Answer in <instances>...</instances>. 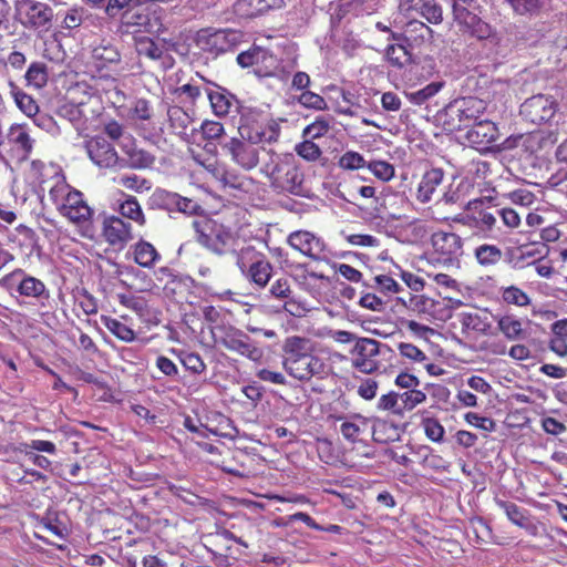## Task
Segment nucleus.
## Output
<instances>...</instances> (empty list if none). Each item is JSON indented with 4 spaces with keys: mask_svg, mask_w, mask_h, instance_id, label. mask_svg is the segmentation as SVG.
<instances>
[{
    "mask_svg": "<svg viewBox=\"0 0 567 567\" xmlns=\"http://www.w3.org/2000/svg\"><path fill=\"white\" fill-rule=\"evenodd\" d=\"M319 343L300 336L287 337L282 343V368L293 379L308 382L312 378L322 379L328 365L318 352Z\"/></svg>",
    "mask_w": 567,
    "mask_h": 567,
    "instance_id": "nucleus-1",
    "label": "nucleus"
},
{
    "mask_svg": "<svg viewBox=\"0 0 567 567\" xmlns=\"http://www.w3.org/2000/svg\"><path fill=\"white\" fill-rule=\"evenodd\" d=\"M268 161L260 168L271 185L282 192L297 193L301 183L302 175L295 164L291 154H277L272 150L267 151Z\"/></svg>",
    "mask_w": 567,
    "mask_h": 567,
    "instance_id": "nucleus-2",
    "label": "nucleus"
},
{
    "mask_svg": "<svg viewBox=\"0 0 567 567\" xmlns=\"http://www.w3.org/2000/svg\"><path fill=\"white\" fill-rule=\"evenodd\" d=\"M481 2L482 0H452V9L453 23L458 31L483 40L494 34L491 25L480 18Z\"/></svg>",
    "mask_w": 567,
    "mask_h": 567,
    "instance_id": "nucleus-3",
    "label": "nucleus"
},
{
    "mask_svg": "<svg viewBox=\"0 0 567 567\" xmlns=\"http://www.w3.org/2000/svg\"><path fill=\"white\" fill-rule=\"evenodd\" d=\"M485 109V102L475 96L456 99L445 106L439 120L445 131L455 132L477 120Z\"/></svg>",
    "mask_w": 567,
    "mask_h": 567,
    "instance_id": "nucleus-4",
    "label": "nucleus"
},
{
    "mask_svg": "<svg viewBox=\"0 0 567 567\" xmlns=\"http://www.w3.org/2000/svg\"><path fill=\"white\" fill-rule=\"evenodd\" d=\"M0 286L13 295L29 299V303L45 306L50 299V291L40 279L25 274L23 269H16L0 279Z\"/></svg>",
    "mask_w": 567,
    "mask_h": 567,
    "instance_id": "nucleus-5",
    "label": "nucleus"
},
{
    "mask_svg": "<svg viewBox=\"0 0 567 567\" xmlns=\"http://www.w3.org/2000/svg\"><path fill=\"white\" fill-rule=\"evenodd\" d=\"M196 240L218 255L228 254L237 239L224 225L214 219L202 217L193 221Z\"/></svg>",
    "mask_w": 567,
    "mask_h": 567,
    "instance_id": "nucleus-6",
    "label": "nucleus"
},
{
    "mask_svg": "<svg viewBox=\"0 0 567 567\" xmlns=\"http://www.w3.org/2000/svg\"><path fill=\"white\" fill-rule=\"evenodd\" d=\"M221 151L230 161L244 171L256 168L260 162V153L266 152L264 146H255L246 137L240 135L230 137L220 144Z\"/></svg>",
    "mask_w": 567,
    "mask_h": 567,
    "instance_id": "nucleus-7",
    "label": "nucleus"
},
{
    "mask_svg": "<svg viewBox=\"0 0 567 567\" xmlns=\"http://www.w3.org/2000/svg\"><path fill=\"white\" fill-rule=\"evenodd\" d=\"M238 31L225 29H202L195 38L196 45L209 54L217 56L233 50L240 41Z\"/></svg>",
    "mask_w": 567,
    "mask_h": 567,
    "instance_id": "nucleus-8",
    "label": "nucleus"
},
{
    "mask_svg": "<svg viewBox=\"0 0 567 567\" xmlns=\"http://www.w3.org/2000/svg\"><path fill=\"white\" fill-rule=\"evenodd\" d=\"M105 12L112 18L122 12V33L133 34L134 40L138 41L140 27L142 24V0H109L105 6Z\"/></svg>",
    "mask_w": 567,
    "mask_h": 567,
    "instance_id": "nucleus-9",
    "label": "nucleus"
},
{
    "mask_svg": "<svg viewBox=\"0 0 567 567\" xmlns=\"http://www.w3.org/2000/svg\"><path fill=\"white\" fill-rule=\"evenodd\" d=\"M382 347L388 348L374 339H358L352 350V367L367 374L375 372L380 368L378 357Z\"/></svg>",
    "mask_w": 567,
    "mask_h": 567,
    "instance_id": "nucleus-10",
    "label": "nucleus"
},
{
    "mask_svg": "<svg viewBox=\"0 0 567 567\" xmlns=\"http://www.w3.org/2000/svg\"><path fill=\"white\" fill-rule=\"evenodd\" d=\"M431 244L444 264H454L463 255V240L457 234L436 231L431 237Z\"/></svg>",
    "mask_w": 567,
    "mask_h": 567,
    "instance_id": "nucleus-11",
    "label": "nucleus"
},
{
    "mask_svg": "<svg viewBox=\"0 0 567 567\" xmlns=\"http://www.w3.org/2000/svg\"><path fill=\"white\" fill-rule=\"evenodd\" d=\"M557 110L556 102L551 96L538 94L527 99L523 104L520 112L532 123L549 122Z\"/></svg>",
    "mask_w": 567,
    "mask_h": 567,
    "instance_id": "nucleus-12",
    "label": "nucleus"
},
{
    "mask_svg": "<svg viewBox=\"0 0 567 567\" xmlns=\"http://www.w3.org/2000/svg\"><path fill=\"white\" fill-rule=\"evenodd\" d=\"M221 344L229 351L236 352L251 361H260L264 351L241 330L235 329L226 333Z\"/></svg>",
    "mask_w": 567,
    "mask_h": 567,
    "instance_id": "nucleus-13",
    "label": "nucleus"
},
{
    "mask_svg": "<svg viewBox=\"0 0 567 567\" xmlns=\"http://www.w3.org/2000/svg\"><path fill=\"white\" fill-rule=\"evenodd\" d=\"M238 134L246 137L255 146L271 144L278 141L280 126L274 120L266 123L246 124L238 128Z\"/></svg>",
    "mask_w": 567,
    "mask_h": 567,
    "instance_id": "nucleus-14",
    "label": "nucleus"
},
{
    "mask_svg": "<svg viewBox=\"0 0 567 567\" xmlns=\"http://www.w3.org/2000/svg\"><path fill=\"white\" fill-rule=\"evenodd\" d=\"M19 10L24 16L23 23L34 29L48 28L53 18L51 7L34 0H22Z\"/></svg>",
    "mask_w": 567,
    "mask_h": 567,
    "instance_id": "nucleus-15",
    "label": "nucleus"
},
{
    "mask_svg": "<svg viewBox=\"0 0 567 567\" xmlns=\"http://www.w3.org/2000/svg\"><path fill=\"white\" fill-rule=\"evenodd\" d=\"M87 155L99 167L111 168L120 163L115 148L104 137L96 136L86 143Z\"/></svg>",
    "mask_w": 567,
    "mask_h": 567,
    "instance_id": "nucleus-16",
    "label": "nucleus"
},
{
    "mask_svg": "<svg viewBox=\"0 0 567 567\" xmlns=\"http://www.w3.org/2000/svg\"><path fill=\"white\" fill-rule=\"evenodd\" d=\"M548 252L545 244H525L507 250V261L513 268L522 269L533 264V260L544 258Z\"/></svg>",
    "mask_w": 567,
    "mask_h": 567,
    "instance_id": "nucleus-17",
    "label": "nucleus"
},
{
    "mask_svg": "<svg viewBox=\"0 0 567 567\" xmlns=\"http://www.w3.org/2000/svg\"><path fill=\"white\" fill-rule=\"evenodd\" d=\"M465 138L468 144L477 150H486L498 138V130L491 121L474 123L466 132Z\"/></svg>",
    "mask_w": 567,
    "mask_h": 567,
    "instance_id": "nucleus-18",
    "label": "nucleus"
},
{
    "mask_svg": "<svg viewBox=\"0 0 567 567\" xmlns=\"http://www.w3.org/2000/svg\"><path fill=\"white\" fill-rule=\"evenodd\" d=\"M288 243L296 250L313 259L319 258L324 250L323 241L307 230H298L290 234Z\"/></svg>",
    "mask_w": 567,
    "mask_h": 567,
    "instance_id": "nucleus-19",
    "label": "nucleus"
},
{
    "mask_svg": "<svg viewBox=\"0 0 567 567\" xmlns=\"http://www.w3.org/2000/svg\"><path fill=\"white\" fill-rule=\"evenodd\" d=\"M399 9L405 16L412 11H420L430 23H441L443 20V10L434 0H400Z\"/></svg>",
    "mask_w": 567,
    "mask_h": 567,
    "instance_id": "nucleus-20",
    "label": "nucleus"
},
{
    "mask_svg": "<svg viewBox=\"0 0 567 567\" xmlns=\"http://www.w3.org/2000/svg\"><path fill=\"white\" fill-rule=\"evenodd\" d=\"M59 212L75 224L86 223L92 216L91 207L83 199V194L79 190L71 193V197L64 204H61Z\"/></svg>",
    "mask_w": 567,
    "mask_h": 567,
    "instance_id": "nucleus-21",
    "label": "nucleus"
},
{
    "mask_svg": "<svg viewBox=\"0 0 567 567\" xmlns=\"http://www.w3.org/2000/svg\"><path fill=\"white\" fill-rule=\"evenodd\" d=\"M494 319L497 322V329L508 341H522L527 338L525 324L528 320L518 318L514 313L495 316Z\"/></svg>",
    "mask_w": 567,
    "mask_h": 567,
    "instance_id": "nucleus-22",
    "label": "nucleus"
},
{
    "mask_svg": "<svg viewBox=\"0 0 567 567\" xmlns=\"http://www.w3.org/2000/svg\"><path fill=\"white\" fill-rule=\"evenodd\" d=\"M103 236L111 245L123 244L132 238L131 225L118 217H107L103 223Z\"/></svg>",
    "mask_w": 567,
    "mask_h": 567,
    "instance_id": "nucleus-23",
    "label": "nucleus"
},
{
    "mask_svg": "<svg viewBox=\"0 0 567 567\" xmlns=\"http://www.w3.org/2000/svg\"><path fill=\"white\" fill-rule=\"evenodd\" d=\"M8 138L21 154L22 159H27L30 156L35 141L30 136L27 124L11 125Z\"/></svg>",
    "mask_w": 567,
    "mask_h": 567,
    "instance_id": "nucleus-24",
    "label": "nucleus"
},
{
    "mask_svg": "<svg viewBox=\"0 0 567 567\" xmlns=\"http://www.w3.org/2000/svg\"><path fill=\"white\" fill-rule=\"evenodd\" d=\"M337 420L341 422L339 427L341 435L351 443L357 442L360 434L368 426V419L358 413L348 416H338Z\"/></svg>",
    "mask_w": 567,
    "mask_h": 567,
    "instance_id": "nucleus-25",
    "label": "nucleus"
},
{
    "mask_svg": "<svg viewBox=\"0 0 567 567\" xmlns=\"http://www.w3.org/2000/svg\"><path fill=\"white\" fill-rule=\"evenodd\" d=\"M228 254H233L236 259V265L241 275L246 274L260 258L265 255L258 251L251 245H243L238 247V241L233 246Z\"/></svg>",
    "mask_w": 567,
    "mask_h": 567,
    "instance_id": "nucleus-26",
    "label": "nucleus"
},
{
    "mask_svg": "<svg viewBox=\"0 0 567 567\" xmlns=\"http://www.w3.org/2000/svg\"><path fill=\"white\" fill-rule=\"evenodd\" d=\"M371 12L372 8L370 6H365L363 0H339L332 7L331 19L333 21H341L349 14L361 16L370 14Z\"/></svg>",
    "mask_w": 567,
    "mask_h": 567,
    "instance_id": "nucleus-27",
    "label": "nucleus"
},
{
    "mask_svg": "<svg viewBox=\"0 0 567 567\" xmlns=\"http://www.w3.org/2000/svg\"><path fill=\"white\" fill-rule=\"evenodd\" d=\"M496 504L505 512L507 518L515 525L525 528L530 534H537V526L526 516V511L514 503L497 499Z\"/></svg>",
    "mask_w": 567,
    "mask_h": 567,
    "instance_id": "nucleus-28",
    "label": "nucleus"
},
{
    "mask_svg": "<svg viewBox=\"0 0 567 567\" xmlns=\"http://www.w3.org/2000/svg\"><path fill=\"white\" fill-rule=\"evenodd\" d=\"M444 173L440 168H432L427 171L417 187V199L421 203H427L432 199V195L436 187L442 184Z\"/></svg>",
    "mask_w": 567,
    "mask_h": 567,
    "instance_id": "nucleus-29",
    "label": "nucleus"
},
{
    "mask_svg": "<svg viewBox=\"0 0 567 567\" xmlns=\"http://www.w3.org/2000/svg\"><path fill=\"white\" fill-rule=\"evenodd\" d=\"M207 95L213 112L217 116H226L227 114H229L231 107L236 102L234 95H231L225 89L217 85L216 89L208 90Z\"/></svg>",
    "mask_w": 567,
    "mask_h": 567,
    "instance_id": "nucleus-30",
    "label": "nucleus"
},
{
    "mask_svg": "<svg viewBox=\"0 0 567 567\" xmlns=\"http://www.w3.org/2000/svg\"><path fill=\"white\" fill-rule=\"evenodd\" d=\"M279 59L268 49L257 47L255 73L259 76H271L279 68Z\"/></svg>",
    "mask_w": 567,
    "mask_h": 567,
    "instance_id": "nucleus-31",
    "label": "nucleus"
},
{
    "mask_svg": "<svg viewBox=\"0 0 567 567\" xmlns=\"http://www.w3.org/2000/svg\"><path fill=\"white\" fill-rule=\"evenodd\" d=\"M274 267L264 256L243 276L259 288H265L272 276Z\"/></svg>",
    "mask_w": 567,
    "mask_h": 567,
    "instance_id": "nucleus-32",
    "label": "nucleus"
},
{
    "mask_svg": "<svg viewBox=\"0 0 567 567\" xmlns=\"http://www.w3.org/2000/svg\"><path fill=\"white\" fill-rule=\"evenodd\" d=\"M10 94L18 109L29 117H35L39 113L37 101L29 94L20 90L13 82H10Z\"/></svg>",
    "mask_w": 567,
    "mask_h": 567,
    "instance_id": "nucleus-33",
    "label": "nucleus"
},
{
    "mask_svg": "<svg viewBox=\"0 0 567 567\" xmlns=\"http://www.w3.org/2000/svg\"><path fill=\"white\" fill-rule=\"evenodd\" d=\"M122 151L127 155V158L120 159L124 165L133 168L142 167V151L137 147V141L130 134L122 136L120 142Z\"/></svg>",
    "mask_w": 567,
    "mask_h": 567,
    "instance_id": "nucleus-34",
    "label": "nucleus"
},
{
    "mask_svg": "<svg viewBox=\"0 0 567 567\" xmlns=\"http://www.w3.org/2000/svg\"><path fill=\"white\" fill-rule=\"evenodd\" d=\"M385 58L391 65L399 69L412 62V53L404 43L389 44L385 49Z\"/></svg>",
    "mask_w": 567,
    "mask_h": 567,
    "instance_id": "nucleus-35",
    "label": "nucleus"
},
{
    "mask_svg": "<svg viewBox=\"0 0 567 567\" xmlns=\"http://www.w3.org/2000/svg\"><path fill=\"white\" fill-rule=\"evenodd\" d=\"M474 257L483 267L497 265L503 258V251L496 245L483 244L475 248Z\"/></svg>",
    "mask_w": 567,
    "mask_h": 567,
    "instance_id": "nucleus-36",
    "label": "nucleus"
},
{
    "mask_svg": "<svg viewBox=\"0 0 567 567\" xmlns=\"http://www.w3.org/2000/svg\"><path fill=\"white\" fill-rule=\"evenodd\" d=\"M75 192L76 190L72 189L71 186L64 181L63 176L55 175L49 189V198L59 210L61 204H64L69 197H71V193Z\"/></svg>",
    "mask_w": 567,
    "mask_h": 567,
    "instance_id": "nucleus-37",
    "label": "nucleus"
},
{
    "mask_svg": "<svg viewBox=\"0 0 567 567\" xmlns=\"http://www.w3.org/2000/svg\"><path fill=\"white\" fill-rule=\"evenodd\" d=\"M167 116L172 128L178 135L186 134V130L193 123L192 114L179 106H172L167 109Z\"/></svg>",
    "mask_w": 567,
    "mask_h": 567,
    "instance_id": "nucleus-38",
    "label": "nucleus"
},
{
    "mask_svg": "<svg viewBox=\"0 0 567 567\" xmlns=\"http://www.w3.org/2000/svg\"><path fill=\"white\" fill-rule=\"evenodd\" d=\"M269 8V0H237L234 4L235 12L247 18L261 14Z\"/></svg>",
    "mask_w": 567,
    "mask_h": 567,
    "instance_id": "nucleus-39",
    "label": "nucleus"
},
{
    "mask_svg": "<svg viewBox=\"0 0 567 567\" xmlns=\"http://www.w3.org/2000/svg\"><path fill=\"white\" fill-rule=\"evenodd\" d=\"M92 59L96 64V68H104L107 63L117 62L120 54L117 50L111 44L101 43L93 48Z\"/></svg>",
    "mask_w": 567,
    "mask_h": 567,
    "instance_id": "nucleus-40",
    "label": "nucleus"
},
{
    "mask_svg": "<svg viewBox=\"0 0 567 567\" xmlns=\"http://www.w3.org/2000/svg\"><path fill=\"white\" fill-rule=\"evenodd\" d=\"M24 78L29 85H32L37 89H42L45 86L49 79L47 64L43 62L31 63Z\"/></svg>",
    "mask_w": 567,
    "mask_h": 567,
    "instance_id": "nucleus-41",
    "label": "nucleus"
},
{
    "mask_svg": "<svg viewBox=\"0 0 567 567\" xmlns=\"http://www.w3.org/2000/svg\"><path fill=\"white\" fill-rule=\"evenodd\" d=\"M461 322L464 328L483 334H486L491 328V323L488 322L487 317L477 312L462 313Z\"/></svg>",
    "mask_w": 567,
    "mask_h": 567,
    "instance_id": "nucleus-42",
    "label": "nucleus"
},
{
    "mask_svg": "<svg viewBox=\"0 0 567 567\" xmlns=\"http://www.w3.org/2000/svg\"><path fill=\"white\" fill-rule=\"evenodd\" d=\"M102 322L110 332H112L114 336H116L118 339L123 341H132L135 337L134 331L128 326H126L125 323L121 322L117 319L102 317Z\"/></svg>",
    "mask_w": 567,
    "mask_h": 567,
    "instance_id": "nucleus-43",
    "label": "nucleus"
},
{
    "mask_svg": "<svg viewBox=\"0 0 567 567\" xmlns=\"http://www.w3.org/2000/svg\"><path fill=\"white\" fill-rule=\"evenodd\" d=\"M400 398V406L402 409V415L406 411L413 410L416 405L425 402L426 394L416 389L408 390L402 393H399Z\"/></svg>",
    "mask_w": 567,
    "mask_h": 567,
    "instance_id": "nucleus-44",
    "label": "nucleus"
},
{
    "mask_svg": "<svg viewBox=\"0 0 567 567\" xmlns=\"http://www.w3.org/2000/svg\"><path fill=\"white\" fill-rule=\"evenodd\" d=\"M377 409L382 412H389L393 415L402 416L399 393L391 391L379 398Z\"/></svg>",
    "mask_w": 567,
    "mask_h": 567,
    "instance_id": "nucleus-45",
    "label": "nucleus"
},
{
    "mask_svg": "<svg viewBox=\"0 0 567 567\" xmlns=\"http://www.w3.org/2000/svg\"><path fill=\"white\" fill-rule=\"evenodd\" d=\"M502 299L508 305L526 307L530 303L528 295L516 286H509L502 290Z\"/></svg>",
    "mask_w": 567,
    "mask_h": 567,
    "instance_id": "nucleus-46",
    "label": "nucleus"
},
{
    "mask_svg": "<svg viewBox=\"0 0 567 567\" xmlns=\"http://www.w3.org/2000/svg\"><path fill=\"white\" fill-rule=\"evenodd\" d=\"M175 193H169L164 189H156L148 198L150 208H163L167 210L174 209Z\"/></svg>",
    "mask_w": 567,
    "mask_h": 567,
    "instance_id": "nucleus-47",
    "label": "nucleus"
},
{
    "mask_svg": "<svg viewBox=\"0 0 567 567\" xmlns=\"http://www.w3.org/2000/svg\"><path fill=\"white\" fill-rule=\"evenodd\" d=\"M442 82H432L423 89L408 93L406 96L412 103L421 105L430 97L434 96L442 89Z\"/></svg>",
    "mask_w": 567,
    "mask_h": 567,
    "instance_id": "nucleus-48",
    "label": "nucleus"
},
{
    "mask_svg": "<svg viewBox=\"0 0 567 567\" xmlns=\"http://www.w3.org/2000/svg\"><path fill=\"white\" fill-rule=\"evenodd\" d=\"M519 14L534 13L547 4V0H506Z\"/></svg>",
    "mask_w": 567,
    "mask_h": 567,
    "instance_id": "nucleus-49",
    "label": "nucleus"
},
{
    "mask_svg": "<svg viewBox=\"0 0 567 567\" xmlns=\"http://www.w3.org/2000/svg\"><path fill=\"white\" fill-rule=\"evenodd\" d=\"M422 427L426 437L433 442H441L443 440L445 430L443 425L433 417H425L422 421Z\"/></svg>",
    "mask_w": 567,
    "mask_h": 567,
    "instance_id": "nucleus-50",
    "label": "nucleus"
},
{
    "mask_svg": "<svg viewBox=\"0 0 567 567\" xmlns=\"http://www.w3.org/2000/svg\"><path fill=\"white\" fill-rule=\"evenodd\" d=\"M144 52L153 60L165 59L167 48L164 40L144 39Z\"/></svg>",
    "mask_w": 567,
    "mask_h": 567,
    "instance_id": "nucleus-51",
    "label": "nucleus"
},
{
    "mask_svg": "<svg viewBox=\"0 0 567 567\" xmlns=\"http://www.w3.org/2000/svg\"><path fill=\"white\" fill-rule=\"evenodd\" d=\"M297 101L308 109H313L318 111H322L327 109V102L324 99L311 91H303L298 97Z\"/></svg>",
    "mask_w": 567,
    "mask_h": 567,
    "instance_id": "nucleus-52",
    "label": "nucleus"
},
{
    "mask_svg": "<svg viewBox=\"0 0 567 567\" xmlns=\"http://www.w3.org/2000/svg\"><path fill=\"white\" fill-rule=\"evenodd\" d=\"M400 354L415 363H423L427 360L426 354L412 343L401 342L398 344Z\"/></svg>",
    "mask_w": 567,
    "mask_h": 567,
    "instance_id": "nucleus-53",
    "label": "nucleus"
},
{
    "mask_svg": "<svg viewBox=\"0 0 567 567\" xmlns=\"http://www.w3.org/2000/svg\"><path fill=\"white\" fill-rule=\"evenodd\" d=\"M338 164L343 169L353 171L364 167L365 159L358 152L348 151L339 158Z\"/></svg>",
    "mask_w": 567,
    "mask_h": 567,
    "instance_id": "nucleus-54",
    "label": "nucleus"
},
{
    "mask_svg": "<svg viewBox=\"0 0 567 567\" xmlns=\"http://www.w3.org/2000/svg\"><path fill=\"white\" fill-rule=\"evenodd\" d=\"M120 212L122 216L136 221L142 217L140 203L134 196H127L125 198V200L120 206Z\"/></svg>",
    "mask_w": 567,
    "mask_h": 567,
    "instance_id": "nucleus-55",
    "label": "nucleus"
},
{
    "mask_svg": "<svg viewBox=\"0 0 567 567\" xmlns=\"http://www.w3.org/2000/svg\"><path fill=\"white\" fill-rule=\"evenodd\" d=\"M369 171L381 181H390L394 176V167L384 161H373L368 164Z\"/></svg>",
    "mask_w": 567,
    "mask_h": 567,
    "instance_id": "nucleus-56",
    "label": "nucleus"
},
{
    "mask_svg": "<svg viewBox=\"0 0 567 567\" xmlns=\"http://www.w3.org/2000/svg\"><path fill=\"white\" fill-rule=\"evenodd\" d=\"M464 419L468 424L486 432H494L496 429V423L493 419L481 416L474 412L466 413Z\"/></svg>",
    "mask_w": 567,
    "mask_h": 567,
    "instance_id": "nucleus-57",
    "label": "nucleus"
},
{
    "mask_svg": "<svg viewBox=\"0 0 567 567\" xmlns=\"http://www.w3.org/2000/svg\"><path fill=\"white\" fill-rule=\"evenodd\" d=\"M329 128V121L323 117H319L303 130V135L312 140L319 138L326 135Z\"/></svg>",
    "mask_w": 567,
    "mask_h": 567,
    "instance_id": "nucleus-58",
    "label": "nucleus"
},
{
    "mask_svg": "<svg viewBox=\"0 0 567 567\" xmlns=\"http://www.w3.org/2000/svg\"><path fill=\"white\" fill-rule=\"evenodd\" d=\"M296 152L300 157H302L307 161H316L321 155L320 147L317 144H315L313 142L308 141V140L298 144L296 146Z\"/></svg>",
    "mask_w": 567,
    "mask_h": 567,
    "instance_id": "nucleus-59",
    "label": "nucleus"
},
{
    "mask_svg": "<svg viewBox=\"0 0 567 567\" xmlns=\"http://www.w3.org/2000/svg\"><path fill=\"white\" fill-rule=\"evenodd\" d=\"M270 295L278 300H287L291 297L292 290L288 279H277L269 289Z\"/></svg>",
    "mask_w": 567,
    "mask_h": 567,
    "instance_id": "nucleus-60",
    "label": "nucleus"
},
{
    "mask_svg": "<svg viewBox=\"0 0 567 567\" xmlns=\"http://www.w3.org/2000/svg\"><path fill=\"white\" fill-rule=\"evenodd\" d=\"M181 360H182L183 365L187 370H189L194 373L199 374L206 370L205 362L203 361L200 355L197 353H194V352L184 353Z\"/></svg>",
    "mask_w": 567,
    "mask_h": 567,
    "instance_id": "nucleus-61",
    "label": "nucleus"
},
{
    "mask_svg": "<svg viewBox=\"0 0 567 567\" xmlns=\"http://www.w3.org/2000/svg\"><path fill=\"white\" fill-rule=\"evenodd\" d=\"M346 240L352 246L360 247H378L380 245L378 238L365 234L347 235Z\"/></svg>",
    "mask_w": 567,
    "mask_h": 567,
    "instance_id": "nucleus-62",
    "label": "nucleus"
},
{
    "mask_svg": "<svg viewBox=\"0 0 567 567\" xmlns=\"http://www.w3.org/2000/svg\"><path fill=\"white\" fill-rule=\"evenodd\" d=\"M203 134L208 140H217L224 134V126L219 122L205 121L200 126Z\"/></svg>",
    "mask_w": 567,
    "mask_h": 567,
    "instance_id": "nucleus-63",
    "label": "nucleus"
},
{
    "mask_svg": "<svg viewBox=\"0 0 567 567\" xmlns=\"http://www.w3.org/2000/svg\"><path fill=\"white\" fill-rule=\"evenodd\" d=\"M379 383L373 379H365L358 386V394L367 401L375 398Z\"/></svg>",
    "mask_w": 567,
    "mask_h": 567,
    "instance_id": "nucleus-64",
    "label": "nucleus"
}]
</instances>
